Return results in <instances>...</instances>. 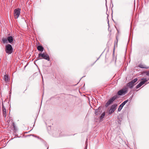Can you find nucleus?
I'll use <instances>...</instances> for the list:
<instances>
[{"mask_svg":"<svg viewBox=\"0 0 149 149\" xmlns=\"http://www.w3.org/2000/svg\"><path fill=\"white\" fill-rule=\"evenodd\" d=\"M139 67H140V68H146V67H145L143 66V65H139Z\"/></svg>","mask_w":149,"mask_h":149,"instance_id":"20","label":"nucleus"},{"mask_svg":"<svg viewBox=\"0 0 149 149\" xmlns=\"http://www.w3.org/2000/svg\"><path fill=\"white\" fill-rule=\"evenodd\" d=\"M20 9L19 8L16 9L14 11V16L15 18H17L20 15Z\"/></svg>","mask_w":149,"mask_h":149,"instance_id":"5","label":"nucleus"},{"mask_svg":"<svg viewBox=\"0 0 149 149\" xmlns=\"http://www.w3.org/2000/svg\"><path fill=\"white\" fill-rule=\"evenodd\" d=\"M117 106V104H113L111 106V109L109 111V114H111L114 111Z\"/></svg>","mask_w":149,"mask_h":149,"instance_id":"6","label":"nucleus"},{"mask_svg":"<svg viewBox=\"0 0 149 149\" xmlns=\"http://www.w3.org/2000/svg\"><path fill=\"white\" fill-rule=\"evenodd\" d=\"M146 75L149 76V71H147L146 72Z\"/></svg>","mask_w":149,"mask_h":149,"instance_id":"21","label":"nucleus"},{"mask_svg":"<svg viewBox=\"0 0 149 149\" xmlns=\"http://www.w3.org/2000/svg\"><path fill=\"white\" fill-rule=\"evenodd\" d=\"M118 98L117 95H116L111 98L105 104V106L108 107L110 104H111L116 99Z\"/></svg>","mask_w":149,"mask_h":149,"instance_id":"3","label":"nucleus"},{"mask_svg":"<svg viewBox=\"0 0 149 149\" xmlns=\"http://www.w3.org/2000/svg\"><path fill=\"white\" fill-rule=\"evenodd\" d=\"M105 112H104L100 116V119H102L105 116Z\"/></svg>","mask_w":149,"mask_h":149,"instance_id":"17","label":"nucleus"},{"mask_svg":"<svg viewBox=\"0 0 149 149\" xmlns=\"http://www.w3.org/2000/svg\"><path fill=\"white\" fill-rule=\"evenodd\" d=\"M134 84H133L131 81L129 82L127 84V86L129 88H132Z\"/></svg>","mask_w":149,"mask_h":149,"instance_id":"10","label":"nucleus"},{"mask_svg":"<svg viewBox=\"0 0 149 149\" xmlns=\"http://www.w3.org/2000/svg\"><path fill=\"white\" fill-rule=\"evenodd\" d=\"M123 107V106L121 104L119 106L118 109V111H120L122 109Z\"/></svg>","mask_w":149,"mask_h":149,"instance_id":"15","label":"nucleus"},{"mask_svg":"<svg viewBox=\"0 0 149 149\" xmlns=\"http://www.w3.org/2000/svg\"><path fill=\"white\" fill-rule=\"evenodd\" d=\"M38 57L40 58L39 59H41L42 58H43L48 61H49L50 59L48 55L47 54H45L44 53L43 54H39Z\"/></svg>","mask_w":149,"mask_h":149,"instance_id":"2","label":"nucleus"},{"mask_svg":"<svg viewBox=\"0 0 149 149\" xmlns=\"http://www.w3.org/2000/svg\"><path fill=\"white\" fill-rule=\"evenodd\" d=\"M99 111V110L98 109H97L95 111V114L96 115H98L100 114L101 112Z\"/></svg>","mask_w":149,"mask_h":149,"instance_id":"14","label":"nucleus"},{"mask_svg":"<svg viewBox=\"0 0 149 149\" xmlns=\"http://www.w3.org/2000/svg\"><path fill=\"white\" fill-rule=\"evenodd\" d=\"M8 41L11 44L13 41V38L12 36H8L7 38Z\"/></svg>","mask_w":149,"mask_h":149,"instance_id":"8","label":"nucleus"},{"mask_svg":"<svg viewBox=\"0 0 149 149\" xmlns=\"http://www.w3.org/2000/svg\"><path fill=\"white\" fill-rule=\"evenodd\" d=\"M127 91V89L125 87L118 91L117 93V95H124L126 93Z\"/></svg>","mask_w":149,"mask_h":149,"instance_id":"4","label":"nucleus"},{"mask_svg":"<svg viewBox=\"0 0 149 149\" xmlns=\"http://www.w3.org/2000/svg\"><path fill=\"white\" fill-rule=\"evenodd\" d=\"M4 79L6 82L8 81V76L7 75H5L4 76Z\"/></svg>","mask_w":149,"mask_h":149,"instance_id":"13","label":"nucleus"},{"mask_svg":"<svg viewBox=\"0 0 149 149\" xmlns=\"http://www.w3.org/2000/svg\"><path fill=\"white\" fill-rule=\"evenodd\" d=\"M142 85V84L141 82H140L136 86V89H137L141 86Z\"/></svg>","mask_w":149,"mask_h":149,"instance_id":"16","label":"nucleus"},{"mask_svg":"<svg viewBox=\"0 0 149 149\" xmlns=\"http://www.w3.org/2000/svg\"><path fill=\"white\" fill-rule=\"evenodd\" d=\"M149 80V79H147L146 78H143L141 79V80H142V81L140 82L142 84V85H143L148 80Z\"/></svg>","mask_w":149,"mask_h":149,"instance_id":"9","label":"nucleus"},{"mask_svg":"<svg viewBox=\"0 0 149 149\" xmlns=\"http://www.w3.org/2000/svg\"><path fill=\"white\" fill-rule=\"evenodd\" d=\"M37 48L38 51L41 52L43 51L44 49V48L43 47L41 46H38V47H37Z\"/></svg>","mask_w":149,"mask_h":149,"instance_id":"11","label":"nucleus"},{"mask_svg":"<svg viewBox=\"0 0 149 149\" xmlns=\"http://www.w3.org/2000/svg\"><path fill=\"white\" fill-rule=\"evenodd\" d=\"M48 148H47V149H48Z\"/></svg>","mask_w":149,"mask_h":149,"instance_id":"23","label":"nucleus"},{"mask_svg":"<svg viewBox=\"0 0 149 149\" xmlns=\"http://www.w3.org/2000/svg\"><path fill=\"white\" fill-rule=\"evenodd\" d=\"M13 125L14 127V128H15V124L14 123L13 124Z\"/></svg>","mask_w":149,"mask_h":149,"instance_id":"22","label":"nucleus"},{"mask_svg":"<svg viewBox=\"0 0 149 149\" xmlns=\"http://www.w3.org/2000/svg\"><path fill=\"white\" fill-rule=\"evenodd\" d=\"M13 49L11 45L8 44L5 46V51L8 54H11L13 52Z\"/></svg>","mask_w":149,"mask_h":149,"instance_id":"1","label":"nucleus"},{"mask_svg":"<svg viewBox=\"0 0 149 149\" xmlns=\"http://www.w3.org/2000/svg\"><path fill=\"white\" fill-rule=\"evenodd\" d=\"M137 78H135L133 80H132L131 82H132V83L134 84V83H135L137 81Z\"/></svg>","mask_w":149,"mask_h":149,"instance_id":"18","label":"nucleus"},{"mask_svg":"<svg viewBox=\"0 0 149 149\" xmlns=\"http://www.w3.org/2000/svg\"><path fill=\"white\" fill-rule=\"evenodd\" d=\"M7 39L6 38H3L2 40V42L3 43H7Z\"/></svg>","mask_w":149,"mask_h":149,"instance_id":"12","label":"nucleus"},{"mask_svg":"<svg viewBox=\"0 0 149 149\" xmlns=\"http://www.w3.org/2000/svg\"><path fill=\"white\" fill-rule=\"evenodd\" d=\"M2 111H3V116L4 117H6V110L5 108L3 103L2 104Z\"/></svg>","mask_w":149,"mask_h":149,"instance_id":"7","label":"nucleus"},{"mask_svg":"<svg viewBox=\"0 0 149 149\" xmlns=\"http://www.w3.org/2000/svg\"><path fill=\"white\" fill-rule=\"evenodd\" d=\"M128 100H125L121 104L122 105L124 106L128 102Z\"/></svg>","mask_w":149,"mask_h":149,"instance_id":"19","label":"nucleus"}]
</instances>
